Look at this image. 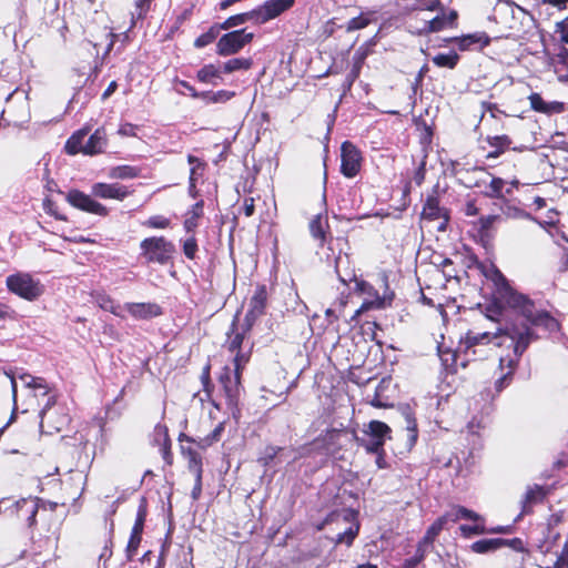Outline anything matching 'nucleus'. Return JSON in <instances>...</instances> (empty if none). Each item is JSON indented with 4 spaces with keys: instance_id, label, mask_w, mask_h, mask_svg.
Here are the masks:
<instances>
[{
    "instance_id": "a211bd4d",
    "label": "nucleus",
    "mask_w": 568,
    "mask_h": 568,
    "mask_svg": "<svg viewBox=\"0 0 568 568\" xmlns=\"http://www.w3.org/2000/svg\"><path fill=\"white\" fill-rule=\"evenodd\" d=\"M106 146V134L103 129H97L83 145L82 153L95 155L102 153Z\"/></svg>"
},
{
    "instance_id": "8fccbe9b",
    "label": "nucleus",
    "mask_w": 568,
    "mask_h": 568,
    "mask_svg": "<svg viewBox=\"0 0 568 568\" xmlns=\"http://www.w3.org/2000/svg\"><path fill=\"white\" fill-rule=\"evenodd\" d=\"M99 305L101 308L109 311L116 316H123L122 315V310H123L122 306L115 305L114 302L108 296L100 297Z\"/></svg>"
},
{
    "instance_id": "4d7b16f0",
    "label": "nucleus",
    "mask_w": 568,
    "mask_h": 568,
    "mask_svg": "<svg viewBox=\"0 0 568 568\" xmlns=\"http://www.w3.org/2000/svg\"><path fill=\"white\" fill-rule=\"evenodd\" d=\"M460 530L464 534V536L480 535L486 532V529L480 525H462Z\"/></svg>"
},
{
    "instance_id": "bf43d9fd",
    "label": "nucleus",
    "mask_w": 568,
    "mask_h": 568,
    "mask_svg": "<svg viewBox=\"0 0 568 568\" xmlns=\"http://www.w3.org/2000/svg\"><path fill=\"white\" fill-rule=\"evenodd\" d=\"M150 0H138L135 4V12L132 13L133 18L142 19L149 9Z\"/></svg>"
},
{
    "instance_id": "423d86ee",
    "label": "nucleus",
    "mask_w": 568,
    "mask_h": 568,
    "mask_svg": "<svg viewBox=\"0 0 568 568\" xmlns=\"http://www.w3.org/2000/svg\"><path fill=\"white\" fill-rule=\"evenodd\" d=\"M8 290L18 296L34 301L42 294V287L29 274H14L7 277Z\"/></svg>"
},
{
    "instance_id": "a878e982",
    "label": "nucleus",
    "mask_w": 568,
    "mask_h": 568,
    "mask_svg": "<svg viewBox=\"0 0 568 568\" xmlns=\"http://www.w3.org/2000/svg\"><path fill=\"white\" fill-rule=\"evenodd\" d=\"M506 544L507 539L503 538L480 539L471 544L470 548L476 554H487L504 547Z\"/></svg>"
},
{
    "instance_id": "2eb2a0df",
    "label": "nucleus",
    "mask_w": 568,
    "mask_h": 568,
    "mask_svg": "<svg viewBox=\"0 0 568 568\" xmlns=\"http://www.w3.org/2000/svg\"><path fill=\"white\" fill-rule=\"evenodd\" d=\"M17 516L24 519L29 526L34 525L39 504L37 498H21L14 504Z\"/></svg>"
},
{
    "instance_id": "412c9836",
    "label": "nucleus",
    "mask_w": 568,
    "mask_h": 568,
    "mask_svg": "<svg viewBox=\"0 0 568 568\" xmlns=\"http://www.w3.org/2000/svg\"><path fill=\"white\" fill-rule=\"evenodd\" d=\"M154 440L161 446V453L166 464H172L171 455V440L169 437L168 427L165 425L158 424L154 428Z\"/></svg>"
},
{
    "instance_id": "79ce46f5",
    "label": "nucleus",
    "mask_w": 568,
    "mask_h": 568,
    "mask_svg": "<svg viewBox=\"0 0 568 568\" xmlns=\"http://www.w3.org/2000/svg\"><path fill=\"white\" fill-rule=\"evenodd\" d=\"M503 214L508 219H517V220H531L534 221V217L531 214L525 212L524 210L511 205L509 203H505L501 207Z\"/></svg>"
},
{
    "instance_id": "3c124183",
    "label": "nucleus",
    "mask_w": 568,
    "mask_h": 568,
    "mask_svg": "<svg viewBox=\"0 0 568 568\" xmlns=\"http://www.w3.org/2000/svg\"><path fill=\"white\" fill-rule=\"evenodd\" d=\"M358 527H349L344 532H341L336 537V544H346L347 546H351L353 544V540L357 536Z\"/></svg>"
},
{
    "instance_id": "ddd939ff",
    "label": "nucleus",
    "mask_w": 568,
    "mask_h": 568,
    "mask_svg": "<svg viewBox=\"0 0 568 568\" xmlns=\"http://www.w3.org/2000/svg\"><path fill=\"white\" fill-rule=\"evenodd\" d=\"M123 310L136 320H151L162 314L161 307L155 303H126Z\"/></svg>"
},
{
    "instance_id": "5701e85b",
    "label": "nucleus",
    "mask_w": 568,
    "mask_h": 568,
    "mask_svg": "<svg viewBox=\"0 0 568 568\" xmlns=\"http://www.w3.org/2000/svg\"><path fill=\"white\" fill-rule=\"evenodd\" d=\"M402 415L405 419V429H406V436H407V445H408V448H412L416 440H417V437H418V429H417V423H416V419L414 417V414L412 412V409L406 406L402 409Z\"/></svg>"
},
{
    "instance_id": "864d4df0",
    "label": "nucleus",
    "mask_w": 568,
    "mask_h": 568,
    "mask_svg": "<svg viewBox=\"0 0 568 568\" xmlns=\"http://www.w3.org/2000/svg\"><path fill=\"white\" fill-rule=\"evenodd\" d=\"M501 220L500 215H486L481 216L478 221L479 223V231L481 233H488V231L491 229V226Z\"/></svg>"
},
{
    "instance_id": "f704fd0d",
    "label": "nucleus",
    "mask_w": 568,
    "mask_h": 568,
    "mask_svg": "<svg viewBox=\"0 0 568 568\" xmlns=\"http://www.w3.org/2000/svg\"><path fill=\"white\" fill-rule=\"evenodd\" d=\"M203 213V203H195L192 209L187 212V216L184 221V227L187 232H192L197 226V220Z\"/></svg>"
},
{
    "instance_id": "7c9ffc66",
    "label": "nucleus",
    "mask_w": 568,
    "mask_h": 568,
    "mask_svg": "<svg viewBox=\"0 0 568 568\" xmlns=\"http://www.w3.org/2000/svg\"><path fill=\"white\" fill-rule=\"evenodd\" d=\"M196 78L203 83L216 84L214 80L221 79V69L214 64H205L197 71Z\"/></svg>"
},
{
    "instance_id": "f8f14e48",
    "label": "nucleus",
    "mask_w": 568,
    "mask_h": 568,
    "mask_svg": "<svg viewBox=\"0 0 568 568\" xmlns=\"http://www.w3.org/2000/svg\"><path fill=\"white\" fill-rule=\"evenodd\" d=\"M130 191L126 186L119 183H95L92 185V195L101 199H114L122 201L128 195H130Z\"/></svg>"
},
{
    "instance_id": "6ab92c4d",
    "label": "nucleus",
    "mask_w": 568,
    "mask_h": 568,
    "mask_svg": "<svg viewBox=\"0 0 568 568\" xmlns=\"http://www.w3.org/2000/svg\"><path fill=\"white\" fill-rule=\"evenodd\" d=\"M450 41L457 42L460 50H468L474 45L484 48L489 44L490 39L485 32H476L460 38H452Z\"/></svg>"
},
{
    "instance_id": "dca6fc26",
    "label": "nucleus",
    "mask_w": 568,
    "mask_h": 568,
    "mask_svg": "<svg viewBox=\"0 0 568 568\" xmlns=\"http://www.w3.org/2000/svg\"><path fill=\"white\" fill-rule=\"evenodd\" d=\"M530 102V108L536 111L540 112L547 115L561 113L564 111V103L554 101V102H546L540 94L538 93H531L528 98Z\"/></svg>"
},
{
    "instance_id": "49530a36",
    "label": "nucleus",
    "mask_w": 568,
    "mask_h": 568,
    "mask_svg": "<svg viewBox=\"0 0 568 568\" xmlns=\"http://www.w3.org/2000/svg\"><path fill=\"white\" fill-rule=\"evenodd\" d=\"M452 516H454V518H453L454 521H456L458 519H469V520H474V521L481 519V517L477 513H475L470 509H467L463 506H458V507L454 508Z\"/></svg>"
},
{
    "instance_id": "aec40b11",
    "label": "nucleus",
    "mask_w": 568,
    "mask_h": 568,
    "mask_svg": "<svg viewBox=\"0 0 568 568\" xmlns=\"http://www.w3.org/2000/svg\"><path fill=\"white\" fill-rule=\"evenodd\" d=\"M423 219L426 220H439L443 219V224L438 227L439 230H444V224L447 222V216L444 210L439 206V202L435 196H428L422 212Z\"/></svg>"
},
{
    "instance_id": "2f4dec72",
    "label": "nucleus",
    "mask_w": 568,
    "mask_h": 568,
    "mask_svg": "<svg viewBox=\"0 0 568 568\" xmlns=\"http://www.w3.org/2000/svg\"><path fill=\"white\" fill-rule=\"evenodd\" d=\"M267 293L264 286L256 290L250 301V307L253 313L262 315L266 306Z\"/></svg>"
},
{
    "instance_id": "c85d7f7f",
    "label": "nucleus",
    "mask_w": 568,
    "mask_h": 568,
    "mask_svg": "<svg viewBox=\"0 0 568 568\" xmlns=\"http://www.w3.org/2000/svg\"><path fill=\"white\" fill-rule=\"evenodd\" d=\"M182 454L187 458V468L194 475V477L202 476L203 467L201 455L190 447H182Z\"/></svg>"
},
{
    "instance_id": "a18cd8bd",
    "label": "nucleus",
    "mask_w": 568,
    "mask_h": 568,
    "mask_svg": "<svg viewBox=\"0 0 568 568\" xmlns=\"http://www.w3.org/2000/svg\"><path fill=\"white\" fill-rule=\"evenodd\" d=\"M446 27V17L437 16L434 19L426 21L424 28L420 30V33H430L438 32Z\"/></svg>"
},
{
    "instance_id": "72a5a7b5",
    "label": "nucleus",
    "mask_w": 568,
    "mask_h": 568,
    "mask_svg": "<svg viewBox=\"0 0 568 568\" xmlns=\"http://www.w3.org/2000/svg\"><path fill=\"white\" fill-rule=\"evenodd\" d=\"M234 95V92L226 90H220L217 92L204 91L201 92L200 99L206 101L207 103H224L231 100Z\"/></svg>"
},
{
    "instance_id": "f3484780",
    "label": "nucleus",
    "mask_w": 568,
    "mask_h": 568,
    "mask_svg": "<svg viewBox=\"0 0 568 568\" xmlns=\"http://www.w3.org/2000/svg\"><path fill=\"white\" fill-rule=\"evenodd\" d=\"M347 262V255H345L344 257L343 256H338L336 257V261H335V270H336V273L338 275V278L339 281L343 283V284H347L348 282H355V286H356V290L362 292V293H365L367 292L368 288H371V285L365 282V281H358L356 278V275L354 274V272H342L341 267L344 263Z\"/></svg>"
},
{
    "instance_id": "9b49d317",
    "label": "nucleus",
    "mask_w": 568,
    "mask_h": 568,
    "mask_svg": "<svg viewBox=\"0 0 568 568\" xmlns=\"http://www.w3.org/2000/svg\"><path fill=\"white\" fill-rule=\"evenodd\" d=\"M295 0H267L263 6L255 9L257 23L276 18L294 4Z\"/></svg>"
},
{
    "instance_id": "c756f323",
    "label": "nucleus",
    "mask_w": 568,
    "mask_h": 568,
    "mask_svg": "<svg viewBox=\"0 0 568 568\" xmlns=\"http://www.w3.org/2000/svg\"><path fill=\"white\" fill-rule=\"evenodd\" d=\"M251 20H254L255 22H257V16H256L255 10L232 16V17L227 18L224 22L220 23L219 26H220L221 30H229L231 28L244 24L245 22L251 21Z\"/></svg>"
},
{
    "instance_id": "f257e3e1",
    "label": "nucleus",
    "mask_w": 568,
    "mask_h": 568,
    "mask_svg": "<svg viewBox=\"0 0 568 568\" xmlns=\"http://www.w3.org/2000/svg\"><path fill=\"white\" fill-rule=\"evenodd\" d=\"M489 278L495 285L494 303L487 306V318L496 321L501 314V308L508 307L520 314L530 329L534 326L542 327L549 333L559 331V322L545 310H536L535 303L527 295L517 292L510 286L505 275L496 267H493Z\"/></svg>"
},
{
    "instance_id": "c03bdc74",
    "label": "nucleus",
    "mask_w": 568,
    "mask_h": 568,
    "mask_svg": "<svg viewBox=\"0 0 568 568\" xmlns=\"http://www.w3.org/2000/svg\"><path fill=\"white\" fill-rule=\"evenodd\" d=\"M443 519H438L426 531L425 536L419 540L423 545H427L433 548V542L443 529Z\"/></svg>"
},
{
    "instance_id": "de8ad7c7",
    "label": "nucleus",
    "mask_w": 568,
    "mask_h": 568,
    "mask_svg": "<svg viewBox=\"0 0 568 568\" xmlns=\"http://www.w3.org/2000/svg\"><path fill=\"white\" fill-rule=\"evenodd\" d=\"M369 23H371L369 17L365 16V14H361L358 17H355V18L351 19L347 22L346 31L347 32H353V31H356V30H361V29L366 28Z\"/></svg>"
},
{
    "instance_id": "c9c22d12",
    "label": "nucleus",
    "mask_w": 568,
    "mask_h": 568,
    "mask_svg": "<svg viewBox=\"0 0 568 568\" xmlns=\"http://www.w3.org/2000/svg\"><path fill=\"white\" fill-rule=\"evenodd\" d=\"M252 67V60L245 58H234L222 64L225 73H232L237 70H248Z\"/></svg>"
},
{
    "instance_id": "4468645a",
    "label": "nucleus",
    "mask_w": 568,
    "mask_h": 568,
    "mask_svg": "<svg viewBox=\"0 0 568 568\" xmlns=\"http://www.w3.org/2000/svg\"><path fill=\"white\" fill-rule=\"evenodd\" d=\"M312 237L318 242V246L323 247L327 242L329 233L328 219L325 214H316L308 224Z\"/></svg>"
},
{
    "instance_id": "4be33fe9",
    "label": "nucleus",
    "mask_w": 568,
    "mask_h": 568,
    "mask_svg": "<svg viewBox=\"0 0 568 568\" xmlns=\"http://www.w3.org/2000/svg\"><path fill=\"white\" fill-rule=\"evenodd\" d=\"M519 358L520 357H516L515 354H514V357H511V356L500 357V359H499L500 369L504 371V368H508V371H507V373H505L503 376H500L496 381V388L498 392H500L505 387V385L508 383V379L511 377L515 368L518 365Z\"/></svg>"
},
{
    "instance_id": "39448f33",
    "label": "nucleus",
    "mask_w": 568,
    "mask_h": 568,
    "mask_svg": "<svg viewBox=\"0 0 568 568\" xmlns=\"http://www.w3.org/2000/svg\"><path fill=\"white\" fill-rule=\"evenodd\" d=\"M248 361L246 354H237L234 356V371L225 367L220 375V383L223 386L229 405H234L240 395V372L242 366Z\"/></svg>"
},
{
    "instance_id": "e2e57ef3",
    "label": "nucleus",
    "mask_w": 568,
    "mask_h": 568,
    "mask_svg": "<svg viewBox=\"0 0 568 568\" xmlns=\"http://www.w3.org/2000/svg\"><path fill=\"white\" fill-rule=\"evenodd\" d=\"M136 126L132 123H124L120 125L118 133L122 136H134L136 134Z\"/></svg>"
},
{
    "instance_id": "f03ea898",
    "label": "nucleus",
    "mask_w": 568,
    "mask_h": 568,
    "mask_svg": "<svg viewBox=\"0 0 568 568\" xmlns=\"http://www.w3.org/2000/svg\"><path fill=\"white\" fill-rule=\"evenodd\" d=\"M503 338H508L516 357H521L538 336L526 323L510 322L504 327H498L495 332L468 331L465 341L468 346L495 343L496 346L500 347L504 345Z\"/></svg>"
},
{
    "instance_id": "58836bf2",
    "label": "nucleus",
    "mask_w": 568,
    "mask_h": 568,
    "mask_svg": "<svg viewBox=\"0 0 568 568\" xmlns=\"http://www.w3.org/2000/svg\"><path fill=\"white\" fill-rule=\"evenodd\" d=\"M221 28L219 24L212 26L205 33L197 37L194 41L195 48H204L212 43L219 36Z\"/></svg>"
},
{
    "instance_id": "680f3d73",
    "label": "nucleus",
    "mask_w": 568,
    "mask_h": 568,
    "mask_svg": "<svg viewBox=\"0 0 568 568\" xmlns=\"http://www.w3.org/2000/svg\"><path fill=\"white\" fill-rule=\"evenodd\" d=\"M260 316H261L260 314H255L252 312L251 308H248L245 314V317H244V323L242 324V329L245 332H248L251 329L253 323L255 322V320Z\"/></svg>"
},
{
    "instance_id": "4c0bfd02",
    "label": "nucleus",
    "mask_w": 568,
    "mask_h": 568,
    "mask_svg": "<svg viewBox=\"0 0 568 568\" xmlns=\"http://www.w3.org/2000/svg\"><path fill=\"white\" fill-rule=\"evenodd\" d=\"M505 181L500 178H493L489 184L486 185L484 194L491 199H503V189Z\"/></svg>"
},
{
    "instance_id": "20e7f679",
    "label": "nucleus",
    "mask_w": 568,
    "mask_h": 568,
    "mask_svg": "<svg viewBox=\"0 0 568 568\" xmlns=\"http://www.w3.org/2000/svg\"><path fill=\"white\" fill-rule=\"evenodd\" d=\"M140 247L146 262L159 264H166L175 250L173 243L162 236L144 239Z\"/></svg>"
},
{
    "instance_id": "5fc2aeb1",
    "label": "nucleus",
    "mask_w": 568,
    "mask_h": 568,
    "mask_svg": "<svg viewBox=\"0 0 568 568\" xmlns=\"http://www.w3.org/2000/svg\"><path fill=\"white\" fill-rule=\"evenodd\" d=\"M144 225L153 229H166L170 225V220L161 215H154L144 222Z\"/></svg>"
},
{
    "instance_id": "774afa93",
    "label": "nucleus",
    "mask_w": 568,
    "mask_h": 568,
    "mask_svg": "<svg viewBox=\"0 0 568 568\" xmlns=\"http://www.w3.org/2000/svg\"><path fill=\"white\" fill-rule=\"evenodd\" d=\"M556 562L564 568L566 565H568V545L566 544L561 554L557 557Z\"/></svg>"
},
{
    "instance_id": "603ef678",
    "label": "nucleus",
    "mask_w": 568,
    "mask_h": 568,
    "mask_svg": "<svg viewBox=\"0 0 568 568\" xmlns=\"http://www.w3.org/2000/svg\"><path fill=\"white\" fill-rule=\"evenodd\" d=\"M141 539H142V535H133L131 532V536H130V539H129V542L126 546V550H125L128 560H132L133 557L135 556L136 550L140 546Z\"/></svg>"
},
{
    "instance_id": "a19ab883",
    "label": "nucleus",
    "mask_w": 568,
    "mask_h": 568,
    "mask_svg": "<svg viewBox=\"0 0 568 568\" xmlns=\"http://www.w3.org/2000/svg\"><path fill=\"white\" fill-rule=\"evenodd\" d=\"M140 170L130 165H120L111 170L110 176L113 179H133L136 178Z\"/></svg>"
},
{
    "instance_id": "1a4fd4ad",
    "label": "nucleus",
    "mask_w": 568,
    "mask_h": 568,
    "mask_svg": "<svg viewBox=\"0 0 568 568\" xmlns=\"http://www.w3.org/2000/svg\"><path fill=\"white\" fill-rule=\"evenodd\" d=\"M341 171L346 178H354L361 169V152L349 141H345L341 148Z\"/></svg>"
},
{
    "instance_id": "393cba45",
    "label": "nucleus",
    "mask_w": 568,
    "mask_h": 568,
    "mask_svg": "<svg viewBox=\"0 0 568 568\" xmlns=\"http://www.w3.org/2000/svg\"><path fill=\"white\" fill-rule=\"evenodd\" d=\"M546 496L545 489L541 486L534 485L528 487L523 499V514L530 510L531 506L541 503Z\"/></svg>"
},
{
    "instance_id": "6e6d98bb",
    "label": "nucleus",
    "mask_w": 568,
    "mask_h": 568,
    "mask_svg": "<svg viewBox=\"0 0 568 568\" xmlns=\"http://www.w3.org/2000/svg\"><path fill=\"white\" fill-rule=\"evenodd\" d=\"M196 251H197L196 240L194 237H190V239L185 240V242L183 244V252H184L185 256L187 258L192 260L195 257Z\"/></svg>"
},
{
    "instance_id": "7ed1b4c3",
    "label": "nucleus",
    "mask_w": 568,
    "mask_h": 568,
    "mask_svg": "<svg viewBox=\"0 0 568 568\" xmlns=\"http://www.w3.org/2000/svg\"><path fill=\"white\" fill-rule=\"evenodd\" d=\"M390 434L392 429L387 424L381 420H371L364 426L363 436L354 433V440L367 453L381 455L384 453L385 442L390 438Z\"/></svg>"
},
{
    "instance_id": "052dcab7",
    "label": "nucleus",
    "mask_w": 568,
    "mask_h": 568,
    "mask_svg": "<svg viewBox=\"0 0 568 568\" xmlns=\"http://www.w3.org/2000/svg\"><path fill=\"white\" fill-rule=\"evenodd\" d=\"M224 430V426L220 423L204 439L206 445H211L214 442H217Z\"/></svg>"
},
{
    "instance_id": "473e14b6",
    "label": "nucleus",
    "mask_w": 568,
    "mask_h": 568,
    "mask_svg": "<svg viewBox=\"0 0 568 568\" xmlns=\"http://www.w3.org/2000/svg\"><path fill=\"white\" fill-rule=\"evenodd\" d=\"M459 61V55L455 51L448 53H438L433 57V62L438 68L454 69Z\"/></svg>"
},
{
    "instance_id": "13d9d810",
    "label": "nucleus",
    "mask_w": 568,
    "mask_h": 568,
    "mask_svg": "<svg viewBox=\"0 0 568 568\" xmlns=\"http://www.w3.org/2000/svg\"><path fill=\"white\" fill-rule=\"evenodd\" d=\"M556 33L559 36L561 42L568 44V24L567 20L560 21L556 24Z\"/></svg>"
},
{
    "instance_id": "b1692460",
    "label": "nucleus",
    "mask_w": 568,
    "mask_h": 568,
    "mask_svg": "<svg viewBox=\"0 0 568 568\" xmlns=\"http://www.w3.org/2000/svg\"><path fill=\"white\" fill-rule=\"evenodd\" d=\"M236 318H237V316H235V318L231 325V331L227 333L229 351L231 353H235V355H237L239 353L243 354L241 351V347L244 342L245 334L247 333V332L243 331L242 328H241V331H239V328L236 327Z\"/></svg>"
},
{
    "instance_id": "9d476101",
    "label": "nucleus",
    "mask_w": 568,
    "mask_h": 568,
    "mask_svg": "<svg viewBox=\"0 0 568 568\" xmlns=\"http://www.w3.org/2000/svg\"><path fill=\"white\" fill-rule=\"evenodd\" d=\"M67 201L72 206L84 212L93 213L100 216H105L108 214V209L104 205L93 200L90 195L78 190L70 191L67 195Z\"/></svg>"
},
{
    "instance_id": "69168bd1",
    "label": "nucleus",
    "mask_w": 568,
    "mask_h": 568,
    "mask_svg": "<svg viewBox=\"0 0 568 568\" xmlns=\"http://www.w3.org/2000/svg\"><path fill=\"white\" fill-rule=\"evenodd\" d=\"M194 478H195V483H194V487L191 491V497L193 500H197L202 494V476L194 477Z\"/></svg>"
},
{
    "instance_id": "37998d69",
    "label": "nucleus",
    "mask_w": 568,
    "mask_h": 568,
    "mask_svg": "<svg viewBox=\"0 0 568 568\" xmlns=\"http://www.w3.org/2000/svg\"><path fill=\"white\" fill-rule=\"evenodd\" d=\"M442 8V3L439 0H414L412 6H407L405 9L407 11L415 10H428L435 11Z\"/></svg>"
},
{
    "instance_id": "6e6552de",
    "label": "nucleus",
    "mask_w": 568,
    "mask_h": 568,
    "mask_svg": "<svg viewBox=\"0 0 568 568\" xmlns=\"http://www.w3.org/2000/svg\"><path fill=\"white\" fill-rule=\"evenodd\" d=\"M19 379L22 384L31 390H39L42 396L47 397L44 406L39 410L40 427H43L44 422L49 418L51 407L55 404V396L50 393L45 381L41 377H34L30 374H21Z\"/></svg>"
},
{
    "instance_id": "0eeeda50",
    "label": "nucleus",
    "mask_w": 568,
    "mask_h": 568,
    "mask_svg": "<svg viewBox=\"0 0 568 568\" xmlns=\"http://www.w3.org/2000/svg\"><path fill=\"white\" fill-rule=\"evenodd\" d=\"M254 34L245 29L235 30L223 34L216 43V53L221 57H229L237 53L253 40Z\"/></svg>"
},
{
    "instance_id": "bb28decb",
    "label": "nucleus",
    "mask_w": 568,
    "mask_h": 568,
    "mask_svg": "<svg viewBox=\"0 0 568 568\" xmlns=\"http://www.w3.org/2000/svg\"><path fill=\"white\" fill-rule=\"evenodd\" d=\"M487 142L494 149L493 151L488 152L487 159L498 158L511 144V140L508 135L488 136Z\"/></svg>"
},
{
    "instance_id": "0e129e2a",
    "label": "nucleus",
    "mask_w": 568,
    "mask_h": 568,
    "mask_svg": "<svg viewBox=\"0 0 568 568\" xmlns=\"http://www.w3.org/2000/svg\"><path fill=\"white\" fill-rule=\"evenodd\" d=\"M429 549H433V548L427 545H423L422 542H418L417 548H416V554L413 557L415 559H418V564H420L425 559Z\"/></svg>"
},
{
    "instance_id": "09e8293b",
    "label": "nucleus",
    "mask_w": 568,
    "mask_h": 568,
    "mask_svg": "<svg viewBox=\"0 0 568 568\" xmlns=\"http://www.w3.org/2000/svg\"><path fill=\"white\" fill-rule=\"evenodd\" d=\"M281 450H282L281 447L267 446L264 449L262 456L258 457L257 462L266 467L274 460V458L277 456V454Z\"/></svg>"
},
{
    "instance_id": "e433bc0d",
    "label": "nucleus",
    "mask_w": 568,
    "mask_h": 568,
    "mask_svg": "<svg viewBox=\"0 0 568 568\" xmlns=\"http://www.w3.org/2000/svg\"><path fill=\"white\" fill-rule=\"evenodd\" d=\"M146 515H148L146 500L144 498H142L140 501V505L138 507L135 523H134L132 531H131L133 535H142Z\"/></svg>"
},
{
    "instance_id": "cd10ccee",
    "label": "nucleus",
    "mask_w": 568,
    "mask_h": 568,
    "mask_svg": "<svg viewBox=\"0 0 568 568\" xmlns=\"http://www.w3.org/2000/svg\"><path fill=\"white\" fill-rule=\"evenodd\" d=\"M89 131L90 130L88 128H84L74 132L65 143V152L71 155L82 152L84 145L83 140L88 135Z\"/></svg>"
},
{
    "instance_id": "338daca9",
    "label": "nucleus",
    "mask_w": 568,
    "mask_h": 568,
    "mask_svg": "<svg viewBox=\"0 0 568 568\" xmlns=\"http://www.w3.org/2000/svg\"><path fill=\"white\" fill-rule=\"evenodd\" d=\"M544 4L551 6L558 10H565L568 6V0H541Z\"/></svg>"
},
{
    "instance_id": "ea45409f",
    "label": "nucleus",
    "mask_w": 568,
    "mask_h": 568,
    "mask_svg": "<svg viewBox=\"0 0 568 568\" xmlns=\"http://www.w3.org/2000/svg\"><path fill=\"white\" fill-rule=\"evenodd\" d=\"M555 73L560 82L568 83V52L558 55L555 62Z\"/></svg>"
}]
</instances>
